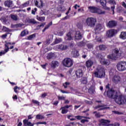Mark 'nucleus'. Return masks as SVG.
Instances as JSON below:
<instances>
[{"mask_svg": "<svg viewBox=\"0 0 126 126\" xmlns=\"http://www.w3.org/2000/svg\"><path fill=\"white\" fill-rule=\"evenodd\" d=\"M103 95L105 97L110 98V99H113L118 105H124L126 102V94H121L118 95V94L113 89L105 91Z\"/></svg>", "mask_w": 126, "mask_h": 126, "instance_id": "f257e3e1", "label": "nucleus"}, {"mask_svg": "<svg viewBox=\"0 0 126 126\" xmlns=\"http://www.w3.org/2000/svg\"><path fill=\"white\" fill-rule=\"evenodd\" d=\"M122 56V51L120 48H115L113 50L112 54L109 55L107 58L110 60L116 61L117 59H119Z\"/></svg>", "mask_w": 126, "mask_h": 126, "instance_id": "f03ea898", "label": "nucleus"}, {"mask_svg": "<svg viewBox=\"0 0 126 126\" xmlns=\"http://www.w3.org/2000/svg\"><path fill=\"white\" fill-rule=\"evenodd\" d=\"M96 70L94 72L95 77H97V78H103V77H105L106 75V69L104 67L102 66L96 68Z\"/></svg>", "mask_w": 126, "mask_h": 126, "instance_id": "7ed1b4c3", "label": "nucleus"}, {"mask_svg": "<svg viewBox=\"0 0 126 126\" xmlns=\"http://www.w3.org/2000/svg\"><path fill=\"white\" fill-rule=\"evenodd\" d=\"M63 66L66 67H71L73 65V61L69 58H66L63 59L62 62Z\"/></svg>", "mask_w": 126, "mask_h": 126, "instance_id": "20e7f679", "label": "nucleus"}, {"mask_svg": "<svg viewBox=\"0 0 126 126\" xmlns=\"http://www.w3.org/2000/svg\"><path fill=\"white\" fill-rule=\"evenodd\" d=\"M96 22H97V20L93 17H89L86 20V23L89 27H94Z\"/></svg>", "mask_w": 126, "mask_h": 126, "instance_id": "39448f33", "label": "nucleus"}, {"mask_svg": "<svg viewBox=\"0 0 126 126\" xmlns=\"http://www.w3.org/2000/svg\"><path fill=\"white\" fill-rule=\"evenodd\" d=\"M117 68L119 71H125L126 70V62L120 61L117 63Z\"/></svg>", "mask_w": 126, "mask_h": 126, "instance_id": "423d86ee", "label": "nucleus"}, {"mask_svg": "<svg viewBox=\"0 0 126 126\" xmlns=\"http://www.w3.org/2000/svg\"><path fill=\"white\" fill-rule=\"evenodd\" d=\"M118 31L116 29H110L107 31L106 36L107 38H113L118 34Z\"/></svg>", "mask_w": 126, "mask_h": 126, "instance_id": "0eeeda50", "label": "nucleus"}, {"mask_svg": "<svg viewBox=\"0 0 126 126\" xmlns=\"http://www.w3.org/2000/svg\"><path fill=\"white\" fill-rule=\"evenodd\" d=\"M118 25V21L116 20L109 21L107 24L106 26L108 28H114Z\"/></svg>", "mask_w": 126, "mask_h": 126, "instance_id": "6e6552de", "label": "nucleus"}, {"mask_svg": "<svg viewBox=\"0 0 126 126\" xmlns=\"http://www.w3.org/2000/svg\"><path fill=\"white\" fill-rule=\"evenodd\" d=\"M99 122L100 123V124H99V126H100V125H101L103 126H111V124H110V123H111V121L110 120L102 119L99 120Z\"/></svg>", "mask_w": 126, "mask_h": 126, "instance_id": "1a4fd4ad", "label": "nucleus"}, {"mask_svg": "<svg viewBox=\"0 0 126 126\" xmlns=\"http://www.w3.org/2000/svg\"><path fill=\"white\" fill-rule=\"evenodd\" d=\"M8 45H11V43H6L4 45L5 49L4 51H2L0 52V57H1L2 55H5L8 51H9V48H8Z\"/></svg>", "mask_w": 126, "mask_h": 126, "instance_id": "9d476101", "label": "nucleus"}, {"mask_svg": "<svg viewBox=\"0 0 126 126\" xmlns=\"http://www.w3.org/2000/svg\"><path fill=\"white\" fill-rule=\"evenodd\" d=\"M103 25L101 24H98L96 25L94 30L95 34H99V32L103 29Z\"/></svg>", "mask_w": 126, "mask_h": 126, "instance_id": "9b49d317", "label": "nucleus"}, {"mask_svg": "<svg viewBox=\"0 0 126 126\" xmlns=\"http://www.w3.org/2000/svg\"><path fill=\"white\" fill-rule=\"evenodd\" d=\"M99 3L100 5L102 6L103 9H105V10H110V8L107 6L106 0H100Z\"/></svg>", "mask_w": 126, "mask_h": 126, "instance_id": "f8f14e48", "label": "nucleus"}, {"mask_svg": "<svg viewBox=\"0 0 126 126\" xmlns=\"http://www.w3.org/2000/svg\"><path fill=\"white\" fill-rule=\"evenodd\" d=\"M34 4L37 7H43L44 2L42 0H34Z\"/></svg>", "mask_w": 126, "mask_h": 126, "instance_id": "ddd939ff", "label": "nucleus"}, {"mask_svg": "<svg viewBox=\"0 0 126 126\" xmlns=\"http://www.w3.org/2000/svg\"><path fill=\"white\" fill-rule=\"evenodd\" d=\"M108 3H109V4H111V5H113L112 6H111V10L112 11H113V14H115V5L117 4V3H116V1H115L114 0H109L108 1Z\"/></svg>", "mask_w": 126, "mask_h": 126, "instance_id": "4468645a", "label": "nucleus"}, {"mask_svg": "<svg viewBox=\"0 0 126 126\" xmlns=\"http://www.w3.org/2000/svg\"><path fill=\"white\" fill-rule=\"evenodd\" d=\"M121 78L120 76L115 75L112 78V82L115 84H118L121 82Z\"/></svg>", "mask_w": 126, "mask_h": 126, "instance_id": "2eb2a0df", "label": "nucleus"}, {"mask_svg": "<svg viewBox=\"0 0 126 126\" xmlns=\"http://www.w3.org/2000/svg\"><path fill=\"white\" fill-rule=\"evenodd\" d=\"M77 78H80L83 76V70L81 69H78L75 72Z\"/></svg>", "mask_w": 126, "mask_h": 126, "instance_id": "dca6fc26", "label": "nucleus"}, {"mask_svg": "<svg viewBox=\"0 0 126 126\" xmlns=\"http://www.w3.org/2000/svg\"><path fill=\"white\" fill-rule=\"evenodd\" d=\"M59 65H60V63H59V62H58L57 61H53L50 64V66L51 68L54 69L58 67Z\"/></svg>", "mask_w": 126, "mask_h": 126, "instance_id": "f3484780", "label": "nucleus"}, {"mask_svg": "<svg viewBox=\"0 0 126 126\" xmlns=\"http://www.w3.org/2000/svg\"><path fill=\"white\" fill-rule=\"evenodd\" d=\"M13 2L11 0H7L4 1V4L6 7H8V8L10 7H12V4Z\"/></svg>", "mask_w": 126, "mask_h": 126, "instance_id": "a211bd4d", "label": "nucleus"}, {"mask_svg": "<svg viewBox=\"0 0 126 126\" xmlns=\"http://www.w3.org/2000/svg\"><path fill=\"white\" fill-rule=\"evenodd\" d=\"M104 106H105V105H104V104L98 105L94 107V109L97 110V109H98V111H104V110H107V109L110 108V107H103ZM99 108H101L99 109Z\"/></svg>", "mask_w": 126, "mask_h": 126, "instance_id": "6ab92c4d", "label": "nucleus"}, {"mask_svg": "<svg viewBox=\"0 0 126 126\" xmlns=\"http://www.w3.org/2000/svg\"><path fill=\"white\" fill-rule=\"evenodd\" d=\"M24 126H34V124L28 121V120L25 119L23 121Z\"/></svg>", "mask_w": 126, "mask_h": 126, "instance_id": "aec40b11", "label": "nucleus"}, {"mask_svg": "<svg viewBox=\"0 0 126 126\" xmlns=\"http://www.w3.org/2000/svg\"><path fill=\"white\" fill-rule=\"evenodd\" d=\"M75 38L76 40H81L82 39V35H81L80 32L77 31L76 32Z\"/></svg>", "mask_w": 126, "mask_h": 126, "instance_id": "412c9836", "label": "nucleus"}, {"mask_svg": "<svg viewBox=\"0 0 126 126\" xmlns=\"http://www.w3.org/2000/svg\"><path fill=\"white\" fill-rule=\"evenodd\" d=\"M93 61L91 60H88L86 62V66L87 67V68H90V67H92V66L93 65Z\"/></svg>", "mask_w": 126, "mask_h": 126, "instance_id": "4be33fe9", "label": "nucleus"}, {"mask_svg": "<svg viewBox=\"0 0 126 126\" xmlns=\"http://www.w3.org/2000/svg\"><path fill=\"white\" fill-rule=\"evenodd\" d=\"M55 58H56V54L54 53L51 52L47 54V60H52V59H54Z\"/></svg>", "mask_w": 126, "mask_h": 126, "instance_id": "5701e85b", "label": "nucleus"}, {"mask_svg": "<svg viewBox=\"0 0 126 126\" xmlns=\"http://www.w3.org/2000/svg\"><path fill=\"white\" fill-rule=\"evenodd\" d=\"M88 8L91 12L92 13H96L97 12V7L94 6H89Z\"/></svg>", "mask_w": 126, "mask_h": 126, "instance_id": "b1692460", "label": "nucleus"}, {"mask_svg": "<svg viewBox=\"0 0 126 126\" xmlns=\"http://www.w3.org/2000/svg\"><path fill=\"white\" fill-rule=\"evenodd\" d=\"M100 63L101 64H103L104 65H109L110 64V61L108 60H102Z\"/></svg>", "mask_w": 126, "mask_h": 126, "instance_id": "393cba45", "label": "nucleus"}, {"mask_svg": "<svg viewBox=\"0 0 126 126\" xmlns=\"http://www.w3.org/2000/svg\"><path fill=\"white\" fill-rule=\"evenodd\" d=\"M88 92L91 94H93L95 92V86L92 85L88 89Z\"/></svg>", "mask_w": 126, "mask_h": 126, "instance_id": "a878e982", "label": "nucleus"}, {"mask_svg": "<svg viewBox=\"0 0 126 126\" xmlns=\"http://www.w3.org/2000/svg\"><path fill=\"white\" fill-rule=\"evenodd\" d=\"M27 22L29 24H36L37 23V21H36L34 19H28L27 20Z\"/></svg>", "mask_w": 126, "mask_h": 126, "instance_id": "bb28decb", "label": "nucleus"}, {"mask_svg": "<svg viewBox=\"0 0 126 126\" xmlns=\"http://www.w3.org/2000/svg\"><path fill=\"white\" fill-rule=\"evenodd\" d=\"M120 38L123 40H126V32H122L120 35Z\"/></svg>", "mask_w": 126, "mask_h": 126, "instance_id": "cd10ccee", "label": "nucleus"}, {"mask_svg": "<svg viewBox=\"0 0 126 126\" xmlns=\"http://www.w3.org/2000/svg\"><path fill=\"white\" fill-rule=\"evenodd\" d=\"M22 89V88L20 87H17V86L14 87V92L16 93V94H18L19 93V90H21Z\"/></svg>", "mask_w": 126, "mask_h": 126, "instance_id": "c85d7f7f", "label": "nucleus"}, {"mask_svg": "<svg viewBox=\"0 0 126 126\" xmlns=\"http://www.w3.org/2000/svg\"><path fill=\"white\" fill-rule=\"evenodd\" d=\"M66 36L67 37V40H68V41H71V40H72V36H71V32H69L66 34Z\"/></svg>", "mask_w": 126, "mask_h": 126, "instance_id": "c756f323", "label": "nucleus"}, {"mask_svg": "<svg viewBox=\"0 0 126 126\" xmlns=\"http://www.w3.org/2000/svg\"><path fill=\"white\" fill-rule=\"evenodd\" d=\"M52 25H53V22L51 21L44 28V29L42 30V32H45V31H46L47 29H49L50 26H52Z\"/></svg>", "mask_w": 126, "mask_h": 126, "instance_id": "7c9ffc66", "label": "nucleus"}, {"mask_svg": "<svg viewBox=\"0 0 126 126\" xmlns=\"http://www.w3.org/2000/svg\"><path fill=\"white\" fill-rule=\"evenodd\" d=\"M93 114H94L95 115V118H97V119H99V118H101V117L102 116L100 114V112H97V111H94L93 112Z\"/></svg>", "mask_w": 126, "mask_h": 126, "instance_id": "2f4dec72", "label": "nucleus"}, {"mask_svg": "<svg viewBox=\"0 0 126 126\" xmlns=\"http://www.w3.org/2000/svg\"><path fill=\"white\" fill-rule=\"evenodd\" d=\"M95 13H98V14H105L106 12L105 11H102L100 9L97 8Z\"/></svg>", "mask_w": 126, "mask_h": 126, "instance_id": "473e14b6", "label": "nucleus"}, {"mask_svg": "<svg viewBox=\"0 0 126 126\" xmlns=\"http://www.w3.org/2000/svg\"><path fill=\"white\" fill-rule=\"evenodd\" d=\"M81 82L82 84H84V85L87 84V82H88L87 78L86 77H84L81 80Z\"/></svg>", "mask_w": 126, "mask_h": 126, "instance_id": "72a5a7b5", "label": "nucleus"}, {"mask_svg": "<svg viewBox=\"0 0 126 126\" xmlns=\"http://www.w3.org/2000/svg\"><path fill=\"white\" fill-rule=\"evenodd\" d=\"M44 118L45 117H44V116L41 114H38L35 117L36 120H43V119H44Z\"/></svg>", "mask_w": 126, "mask_h": 126, "instance_id": "f704fd0d", "label": "nucleus"}, {"mask_svg": "<svg viewBox=\"0 0 126 126\" xmlns=\"http://www.w3.org/2000/svg\"><path fill=\"white\" fill-rule=\"evenodd\" d=\"M36 37V33H33L28 36V40H32V39H34V38Z\"/></svg>", "mask_w": 126, "mask_h": 126, "instance_id": "c9c22d12", "label": "nucleus"}, {"mask_svg": "<svg viewBox=\"0 0 126 126\" xmlns=\"http://www.w3.org/2000/svg\"><path fill=\"white\" fill-rule=\"evenodd\" d=\"M28 33H29L28 31H27V32H26V30H25L21 32L20 34L21 36L24 37V36H26V35H27Z\"/></svg>", "mask_w": 126, "mask_h": 126, "instance_id": "e433bc0d", "label": "nucleus"}, {"mask_svg": "<svg viewBox=\"0 0 126 126\" xmlns=\"http://www.w3.org/2000/svg\"><path fill=\"white\" fill-rule=\"evenodd\" d=\"M62 41H63V39L62 38H56L55 39L54 43L55 44V45L57 44H59V43H61V42H62Z\"/></svg>", "mask_w": 126, "mask_h": 126, "instance_id": "4c0bfd02", "label": "nucleus"}, {"mask_svg": "<svg viewBox=\"0 0 126 126\" xmlns=\"http://www.w3.org/2000/svg\"><path fill=\"white\" fill-rule=\"evenodd\" d=\"M10 17L12 19H13V20H14L15 21H17V20L18 19V18H17V16L15 15L11 14L10 15Z\"/></svg>", "mask_w": 126, "mask_h": 126, "instance_id": "58836bf2", "label": "nucleus"}, {"mask_svg": "<svg viewBox=\"0 0 126 126\" xmlns=\"http://www.w3.org/2000/svg\"><path fill=\"white\" fill-rule=\"evenodd\" d=\"M75 118L76 119H77V120H81V119H82L83 118L84 119H89V118L87 117H85V116H76L75 117Z\"/></svg>", "mask_w": 126, "mask_h": 126, "instance_id": "ea45409f", "label": "nucleus"}, {"mask_svg": "<svg viewBox=\"0 0 126 126\" xmlns=\"http://www.w3.org/2000/svg\"><path fill=\"white\" fill-rule=\"evenodd\" d=\"M36 19L38 20V21H45V17H39L37 16Z\"/></svg>", "mask_w": 126, "mask_h": 126, "instance_id": "a19ab883", "label": "nucleus"}, {"mask_svg": "<svg viewBox=\"0 0 126 126\" xmlns=\"http://www.w3.org/2000/svg\"><path fill=\"white\" fill-rule=\"evenodd\" d=\"M32 103H33V104H35V105H37V106H40V102L36 100L35 99H32Z\"/></svg>", "mask_w": 126, "mask_h": 126, "instance_id": "79ce46f5", "label": "nucleus"}, {"mask_svg": "<svg viewBox=\"0 0 126 126\" xmlns=\"http://www.w3.org/2000/svg\"><path fill=\"white\" fill-rule=\"evenodd\" d=\"M60 110H62V114H67V112H68V110L67 109H65V108H62V107L60 108Z\"/></svg>", "mask_w": 126, "mask_h": 126, "instance_id": "37998d69", "label": "nucleus"}, {"mask_svg": "<svg viewBox=\"0 0 126 126\" xmlns=\"http://www.w3.org/2000/svg\"><path fill=\"white\" fill-rule=\"evenodd\" d=\"M45 45H50L51 43V38H48L44 42Z\"/></svg>", "mask_w": 126, "mask_h": 126, "instance_id": "c03bdc74", "label": "nucleus"}, {"mask_svg": "<svg viewBox=\"0 0 126 126\" xmlns=\"http://www.w3.org/2000/svg\"><path fill=\"white\" fill-rule=\"evenodd\" d=\"M73 56L74 58H77V57L79 56V52L77 51H75L73 54Z\"/></svg>", "mask_w": 126, "mask_h": 126, "instance_id": "a18cd8bd", "label": "nucleus"}, {"mask_svg": "<svg viewBox=\"0 0 126 126\" xmlns=\"http://www.w3.org/2000/svg\"><path fill=\"white\" fill-rule=\"evenodd\" d=\"M69 84H70V83L68 82H66L63 84V86L64 88L66 89L67 88V85H69Z\"/></svg>", "mask_w": 126, "mask_h": 126, "instance_id": "49530a36", "label": "nucleus"}, {"mask_svg": "<svg viewBox=\"0 0 126 126\" xmlns=\"http://www.w3.org/2000/svg\"><path fill=\"white\" fill-rule=\"evenodd\" d=\"M99 49L100 51H104L105 50V45H100L99 46Z\"/></svg>", "mask_w": 126, "mask_h": 126, "instance_id": "de8ad7c7", "label": "nucleus"}, {"mask_svg": "<svg viewBox=\"0 0 126 126\" xmlns=\"http://www.w3.org/2000/svg\"><path fill=\"white\" fill-rule=\"evenodd\" d=\"M84 45V43H83V42L81 41V42H79L77 43V46L78 47H83Z\"/></svg>", "mask_w": 126, "mask_h": 126, "instance_id": "09e8293b", "label": "nucleus"}, {"mask_svg": "<svg viewBox=\"0 0 126 126\" xmlns=\"http://www.w3.org/2000/svg\"><path fill=\"white\" fill-rule=\"evenodd\" d=\"M113 113L116 115H123V113L117 111H113Z\"/></svg>", "mask_w": 126, "mask_h": 126, "instance_id": "8fccbe9b", "label": "nucleus"}, {"mask_svg": "<svg viewBox=\"0 0 126 126\" xmlns=\"http://www.w3.org/2000/svg\"><path fill=\"white\" fill-rule=\"evenodd\" d=\"M87 47L91 50V49H92V48H93V45L91 44H88L87 45Z\"/></svg>", "mask_w": 126, "mask_h": 126, "instance_id": "3c124183", "label": "nucleus"}, {"mask_svg": "<svg viewBox=\"0 0 126 126\" xmlns=\"http://www.w3.org/2000/svg\"><path fill=\"white\" fill-rule=\"evenodd\" d=\"M70 107H72V105H65L63 107H62V109H68V108H70Z\"/></svg>", "mask_w": 126, "mask_h": 126, "instance_id": "603ef678", "label": "nucleus"}, {"mask_svg": "<svg viewBox=\"0 0 126 126\" xmlns=\"http://www.w3.org/2000/svg\"><path fill=\"white\" fill-rule=\"evenodd\" d=\"M3 30L5 32H8L9 31V29L6 28V27H3Z\"/></svg>", "mask_w": 126, "mask_h": 126, "instance_id": "864d4df0", "label": "nucleus"}, {"mask_svg": "<svg viewBox=\"0 0 126 126\" xmlns=\"http://www.w3.org/2000/svg\"><path fill=\"white\" fill-rule=\"evenodd\" d=\"M88 122H89V121L87 119H83L81 120V123H82V124H84L85 123H88Z\"/></svg>", "mask_w": 126, "mask_h": 126, "instance_id": "5fc2aeb1", "label": "nucleus"}, {"mask_svg": "<svg viewBox=\"0 0 126 126\" xmlns=\"http://www.w3.org/2000/svg\"><path fill=\"white\" fill-rule=\"evenodd\" d=\"M37 125H47V122H37L36 123Z\"/></svg>", "mask_w": 126, "mask_h": 126, "instance_id": "6e6d98bb", "label": "nucleus"}, {"mask_svg": "<svg viewBox=\"0 0 126 126\" xmlns=\"http://www.w3.org/2000/svg\"><path fill=\"white\" fill-rule=\"evenodd\" d=\"M36 11H37V8H34V10H32V14L35 15Z\"/></svg>", "mask_w": 126, "mask_h": 126, "instance_id": "4d7b16f0", "label": "nucleus"}, {"mask_svg": "<svg viewBox=\"0 0 126 126\" xmlns=\"http://www.w3.org/2000/svg\"><path fill=\"white\" fill-rule=\"evenodd\" d=\"M63 44L59 45L58 46V49L59 50H61V51H63Z\"/></svg>", "mask_w": 126, "mask_h": 126, "instance_id": "13d9d810", "label": "nucleus"}, {"mask_svg": "<svg viewBox=\"0 0 126 126\" xmlns=\"http://www.w3.org/2000/svg\"><path fill=\"white\" fill-rule=\"evenodd\" d=\"M47 94L46 93H44L41 94V98H46Z\"/></svg>", "mask_w": 126, "mask_h": 126, "instance_id": "bf43d9fd", "label": "nucleus"}, {"mask_svg": "<svg viewBox=\"0 0 126 126\" xmlns=\"http://www.w3.org/2000/svg\"><path fill=\"white\" fill-rule=\"evenodd\" d=\"M33 119V117H32V115H30L28 116V121H29V120H32Z\"/></svg>", "mask_w": 126, "mask_h": 126, "instance_id": "052dcab7", "label": "nucleus"}, {"mask_svg": "<svg viewBox=\"0 0 126 126\" xmlns=\"http://www.w3.org/2000/svg\"><path fill=\"white\" fill-rule=\"evenodd\" d=\"M12 98L13 99V100H17V99H18V97H17V95L15 94L12 96Z\"/></svg>", "mask_w": 126, "mask_h": 126, "instance_id": "680f3d73", "label": "nucleus"}, {"mask_svg": "<svg viewBox=\"0 0 126 126\" xmlns=\"http://www.w3.org/2000/svg\"><path fill=\"white\" fill-rule=\"evenodd\" d=\"M111 126H120V124H119L118 123H115L114 124H111Z\"/></svg>", "mask_w": 126, "mask_h": 126, "instance_id": "e2e57ef3", "label": "nucleus"}, {"mask_svg": "<svg viewBox=\"0 0 126 126\" xmlns=\"http://www.w3.org/2000/svg\"><path fill=\"white\" fill-rule=\"evenodd\" d=\"M18 51V48H15L14 49L11 50L12 53H14V52H17Z\"/></svg>", "mask_w": 126, "mask_h": 126, "instance_id": "0e129e2a", "label": "nucleus"}, {"mask_svg": "<svg viewBox=\"0 0 126 126\" xmlns=\"http://www.w3.org/2000/svg\"><path fill=\"white\" fill-rule=\"evenodd\" d=\"M48 65V63H46L45 64L41 65V66L42 67V68H46V66Z\"/></svg>", "mask_w": 126, "mask_h": 126, "instance_id": "69168bd1", "label": "nucleus"}, {"mask_svg": "<svg viewBox=\"0 0 126 126\" xmlns=\"http://www.w3.org/2000/svg\"><path fill=\"white\" fill-rule=\"evenodd\" d=\"M58 99L59 100H64L65 98L64 96H58Z\"/></svg>", "mask_w": 126, "mask_h": 126, "instance_id": "338daca9", "label": "nucleus"}, {"mask_svg": "<svg viewBox=\"0 0 126 126\" xmlns=\"http://www.w3.org/2000/svg\"><path fill=\"white\" fill-rule=\"evenodd\" d=\"M68 48V46L67 45H63V51L64 50H66Z\"/></svg>", "mask_w": 126, "mask_h": 126, "instance_id": "774afa93", "label": "nucleus"}]
</instances>
